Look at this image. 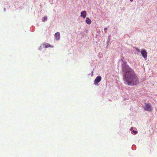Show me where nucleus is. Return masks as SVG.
I'll return each mask as SVG.
<instances>
[{
  "label": "nucleus",
  "mask_w": 157,
  "mask_h": 157,
  "mask_svg": "<svg viewBox=\"0 0 157 157\" xmlns=\"http://www.w3.org/2000/svg\"><path fill=\"white\" fill-rule=\"evenodd\" d=\"M131 2H132L133 1V0H130Z\"/></svg>",
  "instance_id": "nucleus-14"
},
{
  "label": "nucleus",
  "mask_w": 157,
  "mask_h": 157,
  "mask_svg": "<svg viewBox=\"0 0 157 157\" xmlns=\"http://www.w3.org/2000/svg\"><path fill=\"white\" fill-rule=\"evenodd\" d=\"M141 53L143 57L145 59H147V54L146 51L145 49H142L141 51Z\"/></svg>",
  "instance_id": "nucleus-3"
},
{
  "label": "nucleus",
  "mask_w": 157,
  "mask_h": 157,
  "mask_svg": "<svg viewBox=\"0 0 157 157\" xmlns=\"http://www.w3.org/2000/svg\"><path fill=\"white\" fill-rule=\"evenodd\" d=\"M145 110L148 111H151L152 109L151 107V105L150 103L145 104Z\"/></svg>",
  "instance_id": "nucleus-2"
},
{
  "label": "nucleus",
  "mask_w": 157,
  "mask_h": 157,
  "mask_svg": "<svg viewBox=\"0 0 157 157\" xmlns=\"http://www.w3.org/2000/svg\"><path fill=\"white\" fill-rule=\"evenodd\" d=\"M101 80V77L100 76H98L94 80V84L97 85Z\"/></svg>",
  "instance_id": "nucleus-4"
},
{
  "label": "nucleus",
  "mask_w": 157,
  "mask_h": 157,
  "mask_svg": "<svg viewBox=\"0 0 157 157\" xmlns=\"http://www.w3.org/2000/svg\"><path fill=\"white\" fill-rule=\"evenodd\" d=\"M44 45L45 48H47L48 47H53V46H52L51 45L49 44H48L46 43L44 44Z\"/></svg>",
  "instance_id": "nucleus-8"
},
{
  "label": "nucleus",
  "mask_w": 157,
  "mask_h": 157,
  "mask_svg": "<svg viewBox=\"0 0 157 157\" xmlns=\"http://www.w3.org/2000/svg\"><path fill=\"white\" fill-rule=\"evenodd\" d=\"M47 19V16H45L42 19V21L43 22H44L45 20H46Z\"/></svg>",
  "instance_id": "nucleus-9"
},
{
  "label": "nucleus",
  "mask_w": 157,
  "mask_h": 157,
  "mask_svg": "<svg viewBox=\"0 0 157 157\" xmlns=\"http://www.w3.org/2000/svg\"><path fill=\"white\" fill-rule=\"evenodd\" d=\"M55 36L56 40H59L60 38V34L59 32L56 33L55 34Z\"/></svg>",
  "instance_id": "nucleus-5"
},
{
  "label": "nucleus",
  "mask_w": 157,
  "mask_h": 157,
  "mask_svg": "<svg viewBox=\"0 0 157 157\" xmlns=\"http://www.w3.org/2000/svg\"><path fill=\"white\" fill-rule=\"evenodd\" d=\"M133 129V128L132 127L131 129V131H132V130Z\"/></svg>",
  "instance_id": "nucleus-12"
},
{
  "label": "nucleus",
  "mask_w": 157,
  "mask_h": 157,
  "mask_svg": "<svg viewBox=\"0 0 157 157\" xmlns=\"http://www.w3.org/2000/svg\"><path fill=\"white\" fill-rule=\"evenodd\" d=\"M86 12L85 11H83L81 13V16L83 17V18H86Z\"/></svg>",
  "instance_id": "nucleus-6"
},
{
  "label": "nucleus",
  "mask_w": 157,
  "mask_h": 157,
  "mask_svg": "<svg viewBox=\"0 0 157 157\" xmlns=\"http://www.w3.org/2000/svg\"><path fill=\"white\" fill-rule=\"evenodd\" d=\"M136 50L138 52H141L140 49H139L137 48H135Z\"/></svg>",
  "instance_id": "nucleus-10"
},
{
  "label": "nucleus",
  "mask_w": 157,
  "mask_h": 157,
  "mask_svg": "<svg viewBox=\"0 0 157 157\" xmlns=\"http://www.w3.org/2000/svg\"><path fill=\"white\" fill-rule=\"evenodd\" d=\"M86 22L87 24L90 25L91 23V21L89 18L87 17L86 19Z\"/></svg>",
  "instance_id": "nucleus-7"
},
{
  "label": "nucleus",
  "mask_w": 157,
  "mask_h": 157,
  "mask_svg": "<svg viewBox=\"0 0 157 157\" xmlns=\"http://www.w3.org/2000/svg\"><path fill=\"white\" fill-rule=\"evenodd\" d=\"M132 132L135 134H136L137 133V132L136 131L133 130Z\"/></svg>",
  "instance_id": "nucleus-11"
},
{
  "label": "nucleus",
  "mask_w": 157,
  "mask_h": 157,
  "mask_svg": "<svg viewBox=\"0 0 157 157\" xmlns=\"http://www.w3.org/2000/svg\"><path fill=\"white\" fill-rule=\"evenodd\" d=\"M107 29V28H105V30H106Z\"/></svg>",
  "instance_id": "nucleus-13"
},
{
  "label": "nucleus",
  "mask_w": 157,
  "mask_h": 157,
  "mask_svg": "<svg viewBox=\"0 0 157 157\" xmlns=\"http://www.w3.org/2000/svg\"><path fill=\"white\" fill-rule=\"evenodd\" d=\"M123 80L124 83L129 86H134L139 83V79L133 69L127 64L126 62L121 59Z\"/></svg>",
  "instance_id": "nucleus-1"
}]
</instances>
